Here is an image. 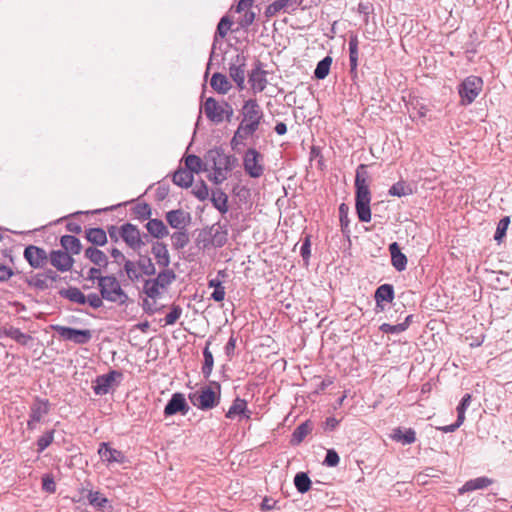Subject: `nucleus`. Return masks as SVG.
Wrapping results in <instances>:
<instances>
[{
	"label": "nucleus",
	"instance_id": "obj_1",
	"mask_svg": "<svg viewBox=\"0 0 512 512\" xmlns=\"http://www.w3.org/2000/svg\"><path fill=\"white\" fill-rule=\"evenodd\" d=\"M239 114L241 121L230 140L233 150L239 145H244L247 139L255 135L264 118L263 109L255 98L245 100Z\"/></svg>",
	"mask_w": 512,
	"mask_h": 512
},
{
	"label": "nucleus",
	"instance_id": "obj_2",
	"mask_svg": "<svg viewBox=\"0 0 512 512\" xmlns=\"http://www.w3.org/2000/svg\"><path fill=\"white\" fill-rule=\"evenodd\" d=\"M138 259L136 261H125V267L119 270L118 276L126 274L128 280L132 283H137L143 280V276H154L156 274V266L149 255H143L139 251Z\"/></svg>",
	"mask_w": 512,
	"mask_h": 512
},
{
	"label": "nucleus",
	"instance_id": "obj_3",
	"mask_svg": "<svg viewBox=\"0 0 512 512\" xmlns=\"http://www.w3.org/2000/svg\"><path fill=\"white\" fill-rule=\"evenodd\" d=\"M99 293L108 302L116 303L119 306L128 303L129 296L121 287V284L116 275H105L104 278L99 279L97 285Z\"/></svg>",
	"mask_w": 512,
	"mask_h": 512
},
{
	"label": "nucleus",
	"instance_id": "obj_4",
	"mask_svg": "<svg viewBox=\"0 0 512 512\" xmlns=\"http://www.w3.org/2000/svg\"><path fill=\"white\" fill-rule=\"evenodd\" d=\"M188 397L190 402L200 410L213 409L220 402L221 385L212 381L209 386H204L200 390L190 393Z\"/></svg>",
	"mask_w": 512,
	"mask_h": 512
},
{
	"label": "nucleus",
	"instance_id": "obj_5",
	"mask_svg": "<svg viewBox=\"0 0 512 512\" xmlns=\"http://www.w3.org/2000/svg\"><path fill=\"white\" fill-rule=\"evenodd\" d=\"M119 233L125 244L133 251H139L143 246L151 242L148 234L141 233L139 228L130 222L121 225Z\"/></svg>",
	"mask_w": 512,
	"mask_h": 512
},
{
	"label": "nucleus",
	"instance_id": "obj_6",
	"mask_svg": "<svg viewBox=\"0 0 512 512\" xmlns=\"http://www.w3.org/2000/svg\"><path fill=\"white\" fill-rule=\"evenodd\" d=\"M483 88V80L479 76L470 75L458 85V94L463 106L472 104Z\"/></svg>",
	"mask_w": 512,
	"mask_h": 512
},
{
	"label": "nucleus",
	"instance_id": "obj_7",
	"mask_svg": "<svg viewBox=\"0 0 512 512\" xmlns=\"http://www.w3.org/2000/svg\"><path fill=\"white\" fill-rule=\"evenodd\" d=\"M372 195L368 186L355 187V210L360 222L368 223L371 221V203Z\"/></svg>",
	"mask_w": 512,
	"mask_h": 512
},
{
	"label": "nucleus",
	"instance_id": "obj_8",
	"mask_svg": "<svg viewBox=\"0 0 512 512\" xmlns=\"http://www.w3.org/2000/svg\"><path fill=\"white\" fill-rule=\"evenodd\" d=\"M51 329L63 340L71 341L77 345L88 344L92 339V332L89 329H76L59 324L51 325Z\"/></svg>",
	"mask_w": 512,
	"mask_h": 512
},
{
	"label": "nucleus",
	"instance_id": "obj_9",
	"mask_svg": "<svg viewBox=\"0 0 512 512\" xmlns=\"http://www.w3.org/2000/svg\"><path fill=\"white\" fill-rule=\"evenodd\" d=\"M221 154L222 147H214L209 149L204 155L206 164H208V166L213 170V174H210L208 179L216 185L223 183L227 179L222 166L217 162Z\"/></svg>",
	"mask_w": 512,
	"mask_h": 512
},
{
	"label": "nucleus",
	"instance_id": "obj_10",
	"mask_svg": "<svg viewBox=\"0 0 512 512\" xmlns=\"http://www.w3.org/2000/svg\"><path fill=\"white\" fill-rule=\"evenodd\" d=\"M262 154L255 148H248L243 156V167L251 178H259L264 173V166L259 163Z\"/></svg>",
	"mask_w": 512,
	"mask_h": 512
},
{
	"label": "nucleus",
	"instance_id": "obj_11",
	"mask_svg": "<svg viewBox=\"0 0 512 512\" xmlns=\"http://www.w3.org/2000/svg\"><path fill=\"white\" fill-rule=\"evenodd\" d=\"M50 402L48 399L35 397L33 404L30 407L29 420L27 421V428L33 430L36 424L41 421L43 416L49 413Z\"/></svg>",
	"mask_w": 512,
	"mask_h": 512
},
{
	"label": "nucleus",
	"instance_id": "obj_12",
	"mask_svg": "<svg viewBox=\"0 0 512 512\" xmlns=\"http://www.w3.org/2000/svg\"><path fill=\"white\" fill-rule=\"evenodd\" d=\"M189 410L190 406L186 401L185 395L181 392H176L172 394L171 398L165 405L163 414L166 418L178 413L185 416Z\"/></svg>",
	"mask_w": 512,
	"mask_h": 512
},
{
	"label": "nucleus",
	"instance_id": "obj_13",
	"mask_svg": "<svg viewBox=\"0 0 512 512\" xmlns=\"http://www.w3.org/2000/svg\"><path fill=\"white\" fill-rule=\"evenodd\" d=\"M23 257L34 269L45 267L49 260L46 251L43 248L35 245L26 246L24 249Z\"/></svg>",
	"mask_w": 512,
	"mask_h": 512
},
{
	"label": "nucleus",
	"instance_id": "obj_14",
	"mask_svg": "<svg viewBox=\"0 0 512 512\" xmlns=\"http://www.w3.org/2000/svg\"><path fill=\"white\" fill-rule=\"evenodd\" d=\"M165 219L171 228L182 230L191 224L192 217L189 212L179 208L166 212Z\"/></svg>",
	"mask_w": 512,
	"mask_h": 512
},
{
	"label": "nucleus",
	"instance_id": "obj_15",
	"mask_svg": "<svg viewBox=\"0 0 512 512\" xmlns=\"http://www.w3.org/2000/svg\"><path fill=\"white\" fill-rule=\"evenodd\" d=\"M246 56L237 54L229 67V76L237 84L240 90L244 89Z\"/></svg>",
	"mask_w": 512,
	"mask_h": 512
},
{
	"label": "nucleus",
	"instance_id": "obj_16",
	"mask_svg": "<svg viewBox=\"0 0 512 512\" xmlns=\"http://www.w3.org/2000/svg\"><path fill=\"white\" fill-rule=\"evenodd\" d=\"M122 376V372L117 370H111L107 374L97 376L93 385L94 393L98 396L107 394L116 378H122Z\"/></svg>",
	"mask_w": 512,
	"mask_h": 512
},
{
	"label": "nucleus",
	"instance_id": "obj_17",
	"mask_svg": "<svg viewBox=\"0 0 512 512\" xmlns=\"http://www.w3.org/2000/svg\"><path fill=\"white\" fill-rule=\"evenodd\" d=\"M48 261L60 272L70 271L75 262L72 255L63 250H52Z\"/></svg>",
	"mask_w": 512,
	"mask_h": 512
},
{
	"label": "nucleus",
	"instance_id": "obj_18",
	"mask_svg": "<svg viewBox=\"0 0 512 512\" xmlns=\"http://www.w3.org/2000/svg\"><path fill=\"white\" fill-rule=\"evenodd\" d=\"M267 71L262 69V63L257 60L254 68L249 73V83L251 85L252 90L255 93H260L265 90L267 86L266 79Z\"/></svg>",
	"mask_w": 512,
	"mask_h": 512
},
{
	"label": "nucleus",
	"instance_id": "obj_19",
	"mask_svg": "<svg viewBox=\"0 0 512 512\" xmlns=\"http://www.w3.org/2000/svg\"><path fill=\"white\" fill-rule=\"evenodd\" d=\"M98 454L103 462L123 464L126 462V456L120 450L112 448L109 443L102 442L98 448Z\"/></svg>",
	"mask_w": 512,
	"mask_h": 512
},
{
	"label": "nucleus",
	"instance_id": "obj_20",
	"mask_svg": "<svg viewBox=\"0 0 512 512\" xmlns=\"http://www.w3.org/2000/svg\"><path fill=\"white\" fill-rule=\"evenodd\" d=\"M210 235L211 239L204 241V248H206L209 244H212L216 248L223 247L228 240L227 225H221L220 223L212 225L210 227Z\"/></svg>",
	"mask_w": 512,
	"mask_h": 512
},
{
	"label": "nucleus",
	"instance_id": "obj_21",
	"mask_svg": "<svg viewBox=\"0 0 512 512\" xmlns=\"http://www.w3.org/2000/svg\"><path fill=\"white\" fill-rule=\"evenodd\" d=\"M151 253L159 267L167 268L170 265L171 257L166 243L162 241L151 242Z\"/></svg>",
	"mask_w": 512,
	"mask_h": 512
},
{
	"label": "nucleus",
	"instance_id": "obj_22",
	"mask_svg": "<svg viewBox=\"0 0 512 512\" xmlns=\"http://www.w3.org/2000/svg\"><path fill=\"white\" fill-rule=\"evenodd\" d=\"M395 298L394 286L392 284L380 285L374 293L377 311H384L385 306L383 302L391 303Z\"/></svg>",
	"mask_w": 512,
	"mask_h": 512
},
{
	"label": "nucleus",
	"instance_id": "obj_23",
	"mask_svg": "<svg viewBox=\"0 0 512 512\" xmlns=\"http://www.w3.org/2000/svg\"><path fill=\"white\" fill-rule=\"evenodd\" d=\"M389 252L391 255V264L395 268L396 271L402 272L407 267V256L402 253L400 245L397 242H392L389 244Z\"/></svg>",
	"mask_w": 512,
	"mask_h": 512
},
{
	"label": "nucleus",
	"instance_id": "obj_24",
	"mask_svg": "<svg viewBox=\"0 0 512 512\" xmlns=\"http://www.w3.org/2000/svg\"><path fill=\"white\" fill-rule=\"evenodd\" d=\"M203 110L208 120L215 124L222 123V117L220 114L221 103H219L215 98L209 97L203 103Z\"/></svg>",
	"mask_w": 512,
	"mask_h": 512
},
{
	"label": "nucleus",
	"instance_id": "obj_25",
	"mask_svg": "<svg viewBox=\"0 0 512 512\" xmlns=\"http://www.w3.org/2000/svg\"><path fill=\"white\" fill-rule=\"evenodd\" d=\"M232 23H233L232 20L228 16H223L220 19V21H219V23L217 25V29H216L215 35H214L212 51H211V54H210L209 62L207 64L205 76H207L208 73H209V69H210V66H211V60H212V57L214 55V51H215V48H216L217 38L218 37L224 38L227 35L228 31L230 30Z\"/></svg>",
	"mask_w": 512,
	"mask_h": 512
},
{
	"label": "nucleus",
	"instance_id": "obj_26",
	"mask_svg": "<svg viewBox=\"0 0 512 512\" xmlns=\"http://www.w3.org/2000/svg\"><path fill=\"white\" fill-rule=\"evenodd\" d=\"M149 238H156L157 241L169 235V230L161 219H149L145 224Z\"/></svg>",
	"mask_w": 512,
	"mask_h": 512
},
{
	"label": "nucleus",
	"instance_id": "obj_27",
	"mask_svg": "<svg viewBox=\"0 0 512 512\" xmlns=\"http://www.w3.org/2000/svg\"><path fill=\"white\" fill-rule=\"evenodd\" d=\"M84 256L95 266L106 269L109 265L108 256L98 247L89 246L84 250Z\"/></svg>",
	"mask_w": 512,
	"mask_h": 512
},
{
	"label": "nucleus",
	"instance_id": "obj_28",
	"mask_svg": "<svg viewBox=\"0 0 512 512\" xmlns=\"http://www.w3.org/2000/svg\"><path fill=\"white\" fill-rule=\"evenodd\" d=\"M390 438L402 445H410L416 441V431L413 428L396 427L392 430Z\"/></svg>",
	"mask_w": 512,
	"mask_h": 512
},
{
	"label": "nucleus",
	"instance_id": "obj_29",
	"mask_svg": "<svg viewBox=\"0 0 512 512\" xmlns=\"http://www.w3.org/2000/svg\"><path fill=\"white\" fill-rule=\"evenodd\" d=\"M313 430V422L311 420H306L303 423H301L299 426L295 428L293 431L291 438H290V444L292 446H298L300 445L305 437L310 434Z\"/></svg>",
	"mask_w": 512,
	"mask_h": 512
},
{
	"label": "nucleus",
	"instance_id": "obj_30",
	"mask_svg": "<svg viewBox=\"0 0 512 512\" xmlns=\"http://www.w3.org/2000/svg\"><path fill=\"white\" fill-rule=\"evenodd\" d=\"M85 237L94 247H102L108 241L106 231L100 227L86 229Z\"/></svg>",
	"mask_w": 512,
	"mask_h": 512
},
{
	"label": "nucleus",
	"instance_id": "obj_31",
	"mask_svg": "<svg viewBox=\"0 0 512 512\" xmlns=\"http://www.w3.org/2000/svg\"><path fill=\"white\" fill-rule=\"evenodd\" d=\"M213 340L214 336H209L203 349L204 362L202 365V374L205 379H208L211 376L213 370L214 358L212 352L210 351V346Z\"/></svg>",
	"mask_w": 512,
	"mask_h": 512
},
{
	"label": "nucleus",
	"instance_id": "obj_32",
	"mask_svg": "<svg viewBox=\"0 0 512 512\" xmlns=\"http://www.w3.org/2000/svg\"><path fill=\"white\" fill-rule=\"evenodd\" d=\"M212 205L221 214H226L229 210L228 195L220 188L212 190L211 198Z\"/></svg>",
	"mask_w": 512,
	"mask_h": 512
},
{
	"label": "nucleus",
	"instance_id": "obj_33",
	"mask_svg": "<svg viewBox=\"0 0 512 512\" xmlns=\"http://www.w3.org/2000/svg\"><path fill=\"white\" fill-rule=\"evenodd\" d=\"M59 296L79 305L86 304V295L78 288L70 286L62 288L58 292Z\"/></svg>",
	"mask_w": 512,
	"mask_h": 512
},
{
	"label": "nucleus",
	"instance_id": "obj_34",
	"mask_svg": "<svg viewBox=\"0 0 512 512\" xmlns=\"http://www.w3.org/2000/svg\"><path fill=\"white\" fill-rule=\"evenodd\" d=\"M210 85L219 94H226L232 88L227 76L220 72H215L212 75Z\"/></svg>",
	"mask_w": 512,
	"mask_h": 512
},
{
	"label": "nucleus",
	"instance_id": "obj_35",
	"mask_svg": "<svg viewBox=\"0 0 512 512\" xmlns=\"http://www.w3.org/2000/svg\"><path fill=\"white\" fill-rule=\"evenodd\" d=\"M493 483V479L486 476L477 477L467 481L460 489L459 493L471 492L478 489H484Z\"/></svg>",
	"mask_w": 512,
	"mask_h": 512
},
{
	"label": "nucleus",
	"instance_id": "obj_36",
	"mask_svg": "<svg viewBox=\"0 0 512 512\" xmlns=\"http://www.w3.org/2000/svg\"><path fill=\"white\" fill-rule=\"evenodd\" d=\"M60 244L64 252L71 253L72 255L79 254L82 249L80 240L73 235H63L60 238Z\"/></svg>",
	"mask_w": 512,
	"mask_h": 512
},
{
	"label": "nucleus",
	"instance_id": "obj_37",
	"mask_svg": "<svg viewBox=\"0 0 512 512\" xmlns=\"http://www.w3.org/2000/svg\"><path fill=\"white\" fill-rule=\"evenodd\" d=\"M143 293L150 299L156 300L160 297L162 284L155 278L143 279Z\"/></svg>",
	"mask_w": 512,
	"mask_h": 512
},
{
	"label": "nucleus",
	"instance_id": "obj_38",
	"mask_svg": "<svg viewBox=\"0 0 512 512\" xmlns=\"http://www.w3.org/2000/svg\"><path fill=\"white\" fill-rule=\"evenodd\" d=\"M194 180L193 173L186 168H178L173 175V183L182 188H189Z\"/></svg>",
	"mask_w": 512,
	"mask_h": 512
},
{
	"label": "nucleus",
	"instance_id": "obj_39",
	"mask_svg": "<svg viewBox=\"0 0 512 512\" xmlns=\"http://www.w3.org/2000/svg\"><path fill=\"white\" fill-rule=\"evenodd\" d=\"M358 37L357 35H351L349 38V64H350V74H357V66H358Z\"/></svg>",
	"mask_w": 512,
	"mask_h": 512
},
{
	"label": "nucleus",
	"instance_id": "obj_40",
	"mask_svg": "<svg viewBox=\"0 0 512 512\" xmlns=\"http://www.w3.org/2000/svg\"><path fill=\"white\" fill-rule=\"evenodd\" d=\"M185 168L189 170L190 172L199 173L200 171H207L208 170V164H206V161L201 159L199 156L190 154L185 157Z\"/></svg>",
	"mask_w": 512,
	"mask_h": 512
},
{
	"label": "nucleus",
	"instance_id": "obj_41",
	"mask_svg": "<svg viewBox=\"0 0 512 512\" xmlns=\"http://www.w3.org/2000/svg\"><path fill=\"white\" fill-rule=\"evenodd\" d=\"M5 336L15 340L17 343L21 345H27L32 337L26 333H23L19 328L10 326L8 328H4L0 332V337Z\"/></svg>",
	"mask_w": 512,
	"mask_h": 512
},
{
	"label": "nucleus",
	"instance_id": "obj_42",
	"mask_svg": "<svg viewBox=\"0 0 512 512\" xmlns=\"http://www.w3.org/2000/svg\"><path fill=\"white\" fill-rule=\"evenodd\" d=\"M339 221H340V227L341 232L344 237H346L348 240L350 239V219H349V207L345 203H341L339 206Z\"/></svg>",
	"mask_w": 512,
	"mask_h": 512
},
{
	"label": "nucleus",
	"instance_id": "obj_43",
	"mask_svg": "<svg viewBox=\"0 0 512 512\" xmlns=\"http://www.w3.org/2000/svg\"><path fill=\"white\" fill-rule=\"evenodd\" d=\"M172 247L180 251L184 249L190 242L189 233L186 229L177 230L171 235Z\"/></svg>",
	"mask_w": 512,
	"mask_h": 512
},
{
	"label": "nucleus",
	"instance_id": "obj_44",
	"mask_svg": "<svg viewBox=\"0 0 512 512\" xmlns=\"http://www.w3.org/2000/svg\"><path fill=\"white\" fill-rule=\"evenodd\" d=\"M294 485L299 493L305 494L311 489L312 481L308 473L301 471L294 476Z\"/></svg>",
	"mask_w": 512,
	"mask_h": 512
},
{
	"label": "nucleus",
	"instance_id": "obj_45",
	"mask_svg": "<svg viewBox=\"0 0 512 512\" xmlns=\"http://www.w3.org/2000/svg\"><path fill=\"white\" fill-rule=\"evenodd\" d=\"M332 65V57L326 56L322 60H320L316 68L314 70V78L317 80H323L325 79L329 72Z\"/></svg>",
	"mask_w": 512,
	"mask_h": 512
},
{
	"label": "nucleus",
	"instance_id": "obj_46",
	"mask_svg": "<svg viewBox=\"0 0 512 512\" xmlns=\"http://www.w3.org/2000/svg\"><path fill=\"white\" fill-rule=\"evenodd\" d=\"M413 193V190L406 181L400 180L394 183L388 190V195L394 197L408 196Z\"/></svg>",
	"mask_w": 512,
	"mask_h": 512
},
{
	"label": "nucleus",
	"instance_id": "obj_47",
	"mask_svg": "<svg viewBox=\"0 0 512 512\" xmlns=\"http://www.w3.org/2000/svg\"><path fill=\"white\" fill-rule=\"evenodd\" d=\"M245 405H247V401L245 399L236 397L226 412L225 417L228 419H234L236 416L245 412Z\"/></svg>",
	"mask_w": 512,
	"mask_h": 512
},
{
	"label": "nucleus",
	"instance_id": "obj_48",
	"mask_svg": "<svg viewBox=\"0 0 512 512\" xmlns=\"http://www.w3.org/2000/svg\"><path fill=\"white\" fill-rule=\"evenodd\" d=\"M156 278L160 281L162 284V289H166L169 285H171L175 279H176V273L173 269L169 268H163L157 273Z\"/></svg>",
	"mask_w": 512,
	"mask_h": 512
},
{
	"label": "nucleus",
	"instance_id": "obj_49",
	"mask_svg": "<svg viewBox=\"0 0 512 512\" xmlns=\"http://www.w3.org/2000/svg\"><path fill=\"white\" fill-rule=\"evenodd\" d=\"M87 499L89 504L97 509L105 508L108 503V499L98 491H89Z\"/></svg>",
	"mask_w": 512,
	"mask_h": 512
},
{
	"label": "nucleus",
	"instance_id": "obj_50",
	"mask_svg": "<svg viewBox=\"0 0 512 512\" xmlns=\"http://www.w3.org/2000/svg\"><path fill=\"white\" fill-rule=\"evenodd\" d=\"M509 224H510V217L509 216L503 217L498 222L497 228H496V231H495V234H494V240L498 244L502 243L503 239L505 238Z\"/></svg>",
	"mask_w": 512,
	"mask_h": 512
},
{
	"label": "nucleus",
	"instance_id": "obj_51",
	"mask_svg": "<svg viewBox=\"0 0 512 512\" xmlns=\"http://www.w3.org/2000/svg\"><path fill=\"white\" fill-rule=\"evenodd\" d=\"M55 430L51 429L46 431L42 436H40L37 440V452L42 453L46 448H48L53 440H54Z\"/></svg>",
	"mask_w": 512,
	"mask_h": 512
},
{
	"label": "nucleus",
	"instance_id": "obj_52",
	"mask_svg": "<svg viewBox=\"0 0 512 512\" xmlns=\"http://www.w3.org/2000/svg\"><path fill=\"white\" fill-rule=\"evenodd\" d=\"M192 194L200 201H205L209 197V189L204 180H200L192 189Z\"/></svg>",
	"mask_w": 512,
	"mask_h": 512
},
{
	"label": "nucleus",
	"instance_id": "obj_53",
	"mask_svg": "<svg viewBox=\"0 0 512 512\" xmlns=\"http://www.w3.org/2000/svg\"><path fill=\"white\" fill-rule=\"evenodd\" d=\"M27 284L39 290H46L50 287L44 273H37L34 277L27 280Z\"/></svg>",
	"mask_w": 512,
	"mask_h": 512
},
{
	"label": "nucleus",
	"instance_id": "obj_54",
	"mask_svg": "<svg viewBox=\"0 0 512 512\" xmlns=\"http://www.w3.org/2000/svg\"><path fill=\"white\" fill-rule=\"evenodd\" d=\"M134 213L137 215L140 220H149L151 219L152 209L147 203H140L134 207Z\"/></svg>",
	"mask_w": 512,
	"mask_h": 512
},
{
	"label": "nucleus",
	"instance_id": "obj_55",
	"mask_svg": "<svg viewBox=\"0 0 512 512\" xmlns=\"http://www.w3.org/2000/svg\"><path fill=\"white\" fill-rule=\"evenodd\" d=\"M182 315V308L179 305H172L170 312L165 316V324L173 325Z\"/></svg>",
	"mask_w": 512,
	"mask_h": 512
},
{
	"label": "nucleus",
	"instance_id": "obj_56",
	"mask_svg": "<svg viewBox=\"0 0 512 512\" xmlns=\"http://www.w3.org/2000/svg\"><path fill=\"white\" fill-rule=\"evenodd\" d=\"M428 112L425 105L412 104L409 109V115L412 120L424 118Z\"/></svg>",
	"mask_w": 512,
	"mask_h": 512
},
{
	"label": "nucleus",
	"instance_id": "obj_57",
	"mask_svg": "<svg viewBox=\"0 0 512 512\" xmlns=\"http://www.w3.org/2000/svg\"><path fill=\"white\" fill-rule=\"evenodd\" d=\"M340 462V457L336 450L328 449L323 464L327 467H336Z\"/></svg>",
	"mask_w": 512,
	"mask_h": 512
},
{
	"label": "nucleus",
	"instance_id": "obj_58",
	"mask_svg": "<svg viewBox=\"0 0 512 512\" xmlns=\"http://www.w3.org/2000/svg\"><path fill=\"white\" fill-rule=\"evenodd\" d=\"M471 399H472L471 394H469V393L464 394L460 403L458 404V406L456 408L457 416L461 417L464 420H465V412L471 403Z\"/></svg>",
	"mask_w": 512,
	"mask_h": 512
},
{
	"label": "nucleus",
	"instance_id": "obj_59",
	"mask_svg": "<svg viewBox=\"0 0 512 512\" xmlns=\"http://www.w3.org/2000/svg\"><path fill=\"white\" fill-rule=\"evenodd\" d=\"M237 166H238V159L236 158V156H234L232 154H229V155L224 154L222 169L225 173L231 172Z\"/></svg>",
	"mask_w": 512,
	"mask_h": 512
},
{
	"label": "nucleus",
	"instance_id": "obj_60",
	"mask_svg": "<svg viewBox=\"0 0 512 512\" xmlns=\"http://www.w3.org/2000/svg\"><path fill=\"white\" fill-rule=\"evenodd\" d=\"M103 300L105 299L102 298L100 293H89L86 295V303H88L93 309L101 308L103 306Z\"/></svg>",
	"mask_w": 512,
	"mask_h": 512
},
{
	"label": "nucleus",
	"instance_id": "obj_61",
	"mask_svg": "<svg viewBox=\"0 0 512 512\" xmlns=\"http://www.w3.org/2000/svg\"><path fill=\"white\" fill-rule=\"evenodd\" d=\"M310 235H307L305 239L302 242L301 248H300V255L303 259V261L307 264L311 255V240Z\"/></svg>",
	"mask_w": 512,
	"mask_h": 512
},
{
	"label": "nucleus",
	"instance_id": "obj_62",
	"mask_svg": "<svg viewBox=\"0 0 512 512\" xmlns=\"http://www.w3.org/2000/svg\"><path fill=\"white\" fill-rule=\"evenodd\" d=\"M42 489L48 493L56 491V484L51 474H44L42 477Z\"/></svg>",
	"mask_w": 512,
	"mask_h": 512
},
{
	"label": "nucleus",
	"instance_id": "obj_63",
	"mask_svg": "<svg viewBox=\"0 0 512 512\" xmlns=\"http://www.w3.org/2000/svg\"><path fill=\"white\" fill-rule=\"evenodd\" d=\"M379 330L385 334H399V333L404 332V327H402L399 323L396 325H392L389 323H382L379 326Z\"/></svg>",
	"mask_w": 512,
	"mask_h": 512
},
{
	"label": "nucleus",
	"instance_id": "obj_64",
	"mask_svg": "<svg viewBox=\"0 0 512 512\" xmlns=\"http://www.w3.org/2000/svg\"><path fill=\"white\" fill-rule=\"evenodd\" d=\"M221 108H222V110H220V114L222 117V122L224 120H226L227 122H230L233 117V114H234L232 105L229 102L223 100L221 102Z\"/></svg>",
	"mask_w": 512,
	"mask_h": 512
}]
</instances>
